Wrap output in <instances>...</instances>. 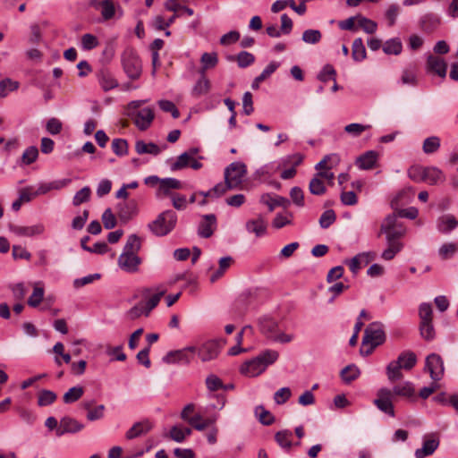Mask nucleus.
<instances>
[{
	"mask_svg": "<svg viewBox=\"0 0 458 458\" xmlns=\"http://www.w3.org/2000/svg\"><path fill=\"white\" fill-rule=\"evenodd\" d=\"M403 46L398 38H392L387 40L383 46V51L386 55H399L402 52Z\"/></svg>",
	"mask_w": 458,
	"mask_h": 458,
	"instance_id": "ea45409f",
	"label": "nucleus"
},
{
	"mask_svg": "<svg viewBox=\"0 0 458 458\" xmlns=\"http://www.w3.org/2000/svg\"><path fill=\"white\" fill-rule=\"evenodd\" d=\"M151 428H152V424L148 420L140 421V422H136L126 432L125 437L127 439H133V438H136L142 435L147 434Z\"/></svg>",
	"mask_w": 458,
	"mask_h": 458,
	"instance_id": "aec40b11",
	"label": "nucleus"
},
{
	"mask_svg": "<svg viewBox=\"0 0 458 458\" xmlns=\"http://www.w3.org/2000/svg\"><path fill=\"white\" fill-rule=\"evenodd\" d=\"M279 67V64L276 62H271L267 64V66L263 70V72L257 76L252 81L251 88L253 89H258L259 87V83L265 81L267 77H269L272 73L276 72V70Z\"/></svg>",
	"mask_w": 458,
	"mask_h": 458,
	"instance_id": "2f4dec72",
	"label": "nucleus"
},
{
	"mask_svg": "<svg viewBox=\"0 0 458 458\" xmlns=\"http://www.w3.org/2000/svg\"><path fill=\"white\" fill-rule=\"evenodd\" d=\"M245 226L249 233H254L256 237H261L266 233L267 225L266 220L259 216L255 219L247 221Z\"/></svg>",
	"mask_w": 458,
	"mask_h": 458,
	"instance_id": "a211bd4d",
	"label": "nucleus"
},
{
	"mask_svg": "<svg viewBox=\"0 0 458 458\" xmlns=\"http://www.w3.org/2000/svg\"><path fill=\"white\" fill-rule=\"evenodd\" d=\"M233 263V258L230 256L223 257L219 259V267L218 269L214 272V274L210 277V281L212 283L216 282L217 279H219L224 273L231 267Z\"/></svg>",
	"mask_w": 458,
	"mask_h": 458,
	"instance_id": "e433bc0d",
	"label": "nucleus"
},
{
	"mask_svg": "<svg viewBox=\"0 0 458 458\" xmlns=\"http://www.w3.org/2000/svg\"><path fill=\"white\" fill-rule=\"evenodd\" d=\"M112 150L119 157L125 156L128 153V142L123 139H114L112 141Z\"/></svg>",
	"mask_w": 458,
	"mask_h": 458,
	"instance_id": "8fccbe9b",
	"label": "nucleus"
},
{
	"mask_svg": "<svg viewBox=\"0 0 458 458\" xmlns=\"http://www.w3.org/2000/svg\"><path fill=\"white\" fill-rule=\"evenodd\" d=\"M352 56L356 62H361L367 56L366 48L360 38H355L352 42Z\"/></svg>",
	"mask_w": 458,
	"mask_h": 458,
	"instance_id": "473e14b6",
	"label": "nucleus"
},
{
	"mask_svg": "<svg viewBox=\"0 0 458 458\" xmlns=\"http://www.w3.org/2000/svg\"><path fill=\"white\" fill-rule=\"evenodd\" d=\"M116 208L117 216L123 223H127L138 214V203L133 199L118 203Z\"/></svg>",
	"mask_w": 458,
	"mask_h": 458,
	"instance_id": "f8f14e48",
	"label": "nucleus"
},
{
	"mask_svg": "<svg viewBox=\"0 0 458 458\" xmlns=\"http://www.w3.org/2000/svg\"><path fill=\"white\" fill-rule=\"evenodd\" d=\"M57 398L55 393L51 390H42L38 393V404L39 406H47L52 404Z\"/></svg>",
	"mask_w": 458,
	"mask_h": 458,
	"instance_id": "37998d69",
	"label": "nucleus"
},
{
	"mask_svg": "<svg viewBox=\"0 0 458 458\" xmlns=\"http://www.w3.org/2000/svg\"><path fill=\"white\" fill-rule=\"evenodd\" d=\"M293 433L288 429L280 430L276 433L275 440L284 449L289 450L292 445Z\"/></svg>",
	"mask_w": 458,
	"mask_h": 458,
	"instance_id": "c9c22d12",
	"label": "nucleus"
},
{
	"mask_svg": "<svg viewBox=\"0 0 458 458\" xmlns=\"http://www.w3.org/2000/svg\"><path fill=\"white\" fill-rule=\"evenodd\" d=\"M339 162H340V157L337 154L327 155L320 162H318L316 165L315 168L317 170H321V169H324L325 171L329 170V169L333 168L335 165H336Z\"/></svg>",
	"mask_w": 458,
	"mask_h": 458,
	"instance_id": "4c0bfd02",
	"label": "nucleus"
},
{
	"mask_svg": "<svg viewBox=\"0 0 458 458\" xmlns=\"http://www.w3.org/2000/svg\"><path fill=\"white\" fill-rule=\"evenodd\" d=\"M216 227V217L213 214L204 215L199 225L198 234L202 238H209Z\"/></svg>",
	"mask_w": 458,
	"mask_h": 458,
	"instance_id": "2eb2a0df",
	"label": "nucleus"
},
{
	"mask_svg": "<svg viewBox=\"0 0 458 458\" xmlns=\"http://www.w3.org/2000/svg\"><path fill=\"white\" fill-rule=\"evenodd\" d=\"M279 357L276 351L266 350L255 358L245 361L240 368V372L247 377H254L263 373Z\"/></svg>",
	"mask_w": 458,
	"mask_h": 458,
	"instance_id": "7ed1b4c3",
	"label": "nucleus"
},
{
	"mask_svg": "<svg viewBox=\"0 0 458 458\" xmlns=\"http://www.w3.org/2000/svg\"><path fill=\"white\" fill-rule=\"evenodd\" d=\"M165 289L159 290L157 293L152 295L146 303H144L146 309V317L148 316L150 311L157 306L161 297L165 293Z\"/></svg>",
	"mask_w": 458,
	"mask_h": 458,
	"instance_id": "864d4df0",
	"label": "nucleus"
},
{
	"mask_svg": "<svg viewBox=\"0 0 458 458\" xmlns=\"http://www.w3.org/2000/svg\"><path fill=\"white\" fill-rule=\"evenodd\" d=\"M195 404L194 403H188L186 404L182 411H181V419L187 422L189 425H191L192 428H194V425L198 420H200V413H195Z\"/></svg>",
	"mask_w": 458,
	"mask_h": 458,
	"instance_id": "c85d7f7f",
	"label": "nucleus"
},
{
	"mask_svg": "<svg viewBox=\"0 0 458 458\" xmlns=\"http://www.w3.org/2000/svg\"><path fill=\"white\" fill-rule=\"evenodd\" d=\"M44 297V289L42 287H35L32 294L30 296L28 300V304L30 307L36 308L42 301Z\"/></svg>",
	"mask_w": 458,
	"mask_h": 458,
	"instance_id": "774afa93",
	"label": "nucleus"
},
{
	"mask_svg": "<svg viewBox=\"0 0 458 458\" xmlns=\"http://www.w3.org/2000/svg\"><path fill=\"white\" fill-rule=\"evenodd\" d=\"M135 150L139 155L150 154L157 156L161 152V148L155 143H146L144 140H137L135 142Z\"/></svg>",
	"mask_w": 458,
	"mask_h": 458,
	"instance_id": "bb28decb",
	"label": "nucleus"
},
{
	"mask_svg": "<svg viewBox=\"0 0 458 458\" xmlns=\"http://www.w3.org/2000/svg\"><path fill=\"white\" fill-rule=\"evenodd\" d=\"M176 222V214L173 210H165L148 225V228L155 235L165 236L175 227Z\"/></svg>",
	"mask_w": 458,
	"mask_h": 458,
	"instance_id": "20e7f679",
	"label": "nucleus"
},
{
	"mask_svg": "<svg viewBox=\"0 0 458 458\" xmlns=\"http://www.w3.org/2000/svg\"><path fill=\"white\" fill-rule=\"evenodd\" d=\"M440 23V18L434 13H427L420 19V26L424 31H433Z\"/></svg>",
	"mask_w": 458,
	"mask_h": 458,
	"instance_id": "7c9ffc66",
	"label": "nucleus"
},
{
	"mask_svg": "<svg viewBox=\"0 0 458 458\" xmlns=\"http://www.w3.org/2000/svg\"><path fill=\"white\" fill-rule=\"evenodd\" d=\"M456 226H458V218L453 215H444L437 220V229L442 233H448Z\"/></svg>",
	"mask_w": 458,
	"mask_h": 458,
	"instance_id": "4be33fe9",
	"label": "nucleus"
},
{
	"mask_svg": "<svg viewBox=\"0 0 458 458\" xmlns=\"http://www.w3.org/2000/svg\"><path fill=\"white\" fill-rule=\"evenodd\" d=\"M210 87L211 84L209 80L206 77L205 74L200 73L199 79L197 81L191 89V96L195 98H199L201 96L208 94Z\"/></svg>",
	"mask_w": 458,
	"mask_h": 458,
	"instance_id": "393cba45",
	"label": "nucleus"
},
{
	"mask_svg": "<svg viewBox=\"0 0 458 458\" xmlns=\"http://www.w3.org/2000/svg\"><path fill=\"white\" fill-rule=\"evenodd\" d=\"M402 369L403 368L401 367L397 360H393L387 365L386 376L391 383H394L397 380H400L403 377V375L401 371Z\"/></svg>",
	"mask_w": 458,
	"mask_h": 458,
	"instance_id": "72a5a7b5",
	"label": "nucleus"
},
{
	"mask_svg": "<svg viewBox=\"0 0 458 458\" xmlns=\"http://www.w3.org/2000/svg\"><path fill=\"white\" fill-rule=\"evenodd\" d=\"M236 60L239 67L246 68L254 63L255 56L251 53L242 51L237 55Z\"/></svg>",
	"mask_w": 458,
	"mask_h": 458,
	"instance_id": "bf43d9fd",
	"label": "nucleus"
},
{
	"mask_svg": "<svg viewBox=\"0 0 458 458\" xmlns=\"http://www.w3.org/2000/svg\"><path fill=\"white\" fill-rule=\"evenodd\" d=\"M457 250H458L457 244L453 243V242L445 243L440 247L438 253H439V256L443 259H447L452 258L455 254Z\"/></svg>",
	"mask_w": 458,
	"mask_h": 458,
	"instance_id": "680f3d73",
	"label": "nucleus"
},
{
	"mask_svg": "<svg viewBox=\"0 0 458 458\" xmlns=\"http://www.w3.org/2000/svg\"><path fill=\"white\" fill-rule=\"evenodd\" d=\"M98 80L101 88L105 90H110L118 86V82L114 78L112 73L107 70H100L98 72Z\"/></svg>",
	"mask_w": 458,
	"mask_h": 458,
	"instance_id": "a878e982",
	"label": "nucleus"
},
{
	"mask_svg": "<svg viewBox=\"0 0 458 458\" xmlns=\"http://www.w3.org/2000/svg\"><path fill=\"white\" fill-rule=\"evenodd\" d=\"M259 330L267 338L272 339L278 330L277 322L270 317H262L259 319Z\"/></svg>",
	"mask_w": 458,
	"mask_h": 458,
	"instance_id": "6ab92c4d",
	"label": "nucleus"
},
{
	"mask_svg": "<svg viewBox=\"0 0 458 458\" xmlns=\"http://www.w3.org/2000/svg\"><path fill=\"white\" fill-rule=\"evenodd\" d=\"M439 445V441L437 439H427L423 442V445L421 448H419L415 451L416 458H425L432 454Z\"/></svg>",
	"mask_w": 458,
	"mask_h": 458,
	"instance_id": "cd10ccee",
	"label": "nucleus"
},
{
	"mask_svg": "<svg viewBox=\"0 0 458 458\" xmlns=\"http://www.w3.org/2000/svg\"><path fill=\"white\" fill-rule=\"evenodd\" d=\"M81 43L82 49L87 51L94 49L99 44L98 38L90 33L82 35Z\"/></svg>",
	"mask_w": 458,
	"mask_h": 458,
	"instance_id": "5fc2aeb1",
	"label": "nucleus"
},
{
	"mask_svg": "<svg viewBox=\"0 0 458 458\" xmlns=\"http://www.w3.org/2000/svg\"><path fill=\"white\" fill-rule=\"evenodd\" d=\"M302 40L307 44H317L322 38V34L318 30H306L302 33Z\"/></svg>",
	"mask_w": 458,
	"mask_h": 458,
	"instance_id": "09e8293b",
	"label": "nucleus"
},
{
	"mask_svg": "<svg viewBox=\"0 0 458 458\" xmlns=\"http://www.w3.org/2000/svg\"><path fill=\"white\" fill-rule=\"evenodd\" d=\"M20 84L18 81H12L9 78L4 79L0 81V98L7 96L6 89L14 91L18 89Z\"/></svg>",
	"mask_w": 458,
	"mask_h": 458,
	"instance_id": "13d9d810",
	"label": "nucleus"
},
{
	"mask_svg": "<svg viewBox=\"0 0 458 458\" xmlns=\"http://www.w3.org/2000/svg\"><path fill=\"white\" fill-rule=\"evenodd\" d=\"M425 168L420 165H413L408 170L409 178L416 182H421L424 180Z\"/></svg>",
	"mask_w": 458,
	"mask_h": 458,
	"instance_id": "0e129e2a",
	"label": "nucleus"
},
{
	"mask_svg": "<svg viewBox=\"0 0 458 458\" xmlns=\"http://www.w3.org/2000/svg\"><path fill=\"white\" fill-rule=\"evenodd\" d=\"M293 214L285 213V214H276V217L273 220V226L276 229L283 228L285 225H292L293 223Z\"/></svg>",
	"mask_w": 458,
	"mask_h": 458,
	"instance_id": "49530a36",
	"label": "nucleus"
},
{
	"mask_svg": "<svg viewBox=\"0 0 458 458\" xmlns=\"http://www.w3.org/2000/svg\"><path fill=\"white\" fill-rule=\"evenodd\" d=\"M415 394V388L411 382L403 381L401 384L394 385L392 389L381 387L377 392V398L374 399V405L382 412L394 417V408L393 401L396 397L411 398Z\"/></svg>",
	"mask_w": 458,
	"mask_h": 458,
	"instance_id": "f257e3e1",
	"label": "nucleus"
},
{
	"mask_svg": "<svg viewBox=\"0 0 458 458\" xmlns=\"http://www.w3.org/2000/svg\"><path fill=\"white\" fill-rule=\"evenodd\" d=\"M141 247L140 239L136 234H131L126 241L123 252L118 258L119 267L127 273H135L142 260L138 252Z\"/></svg>",
	"mask_w": 458,
	"mask_h": 458,
	"instance_id": "f03ea898",
	"label": "nucleus"
},
{
	"mask_svg": "<svg viewBox=\"0 0 458 458\" xmlns=\"http://www.w3.org/2000/svg\"><path fill=\"white\" fill-rule=\"evenodd\" d=\"M377 160V153L373 150L365 152L358 157L356 165L362 170H369L375 166Z\"/></svg>",
	"mask_w": 458,
	"mask_h": 458,
	"instance_id": "5701e85b",
	"label": "nucleus"
},
{
	"mask_svg": "<svg viewBox=\"0 0 458 458\" xmlns=\"http://www.w3.org/2000/svg\"><path fill=\"white\" fill-rule=\"evenodd\" d=\"M336 220V215L333 209H327L322 213L319 218V225L323 229L328 228Z\"/></svg>",
	"mask_w": 458,
	"mask_h": 458,
	"instance_id": "3c124183",
	"label": "nucleus"
},
{
	"mask_svg": "<svg viewBox=\"0 0 458 458\" xmlns=\"http://www.w3.org/2000/svg\"><path fill=\"white\" fill-rule=\"evenodd\" d=\"M182 188V183L181 181L175 178H163L161 181V185L158 186L157 196L158 198L161 197H168L174 192H172V190H180Z\"/></svg>",
	"mask_w": 458,
	"mask_h": 458,
	"instance_id": "f3484780",
	"label": "nucleus"
},
{
	"mask_svg": "<svg viewBox=\"0 0 458 458\" xmlns=\"http://www.w3.org/2000/svg\"><path fill=\"white\" fill-rule=\"evenodd\" d=\"M38 157V149L35 146H30L25 149L21 156V161L24 165L34 163Z\"/></svg>",
	"mask_w": 458,
	"mask_h": 458,
	"instance_id": "603ef678",
	"label": "nucleus"
},
{
	"mask_svg": "<svg viewBox=\"0 0 458 458\" xmlns=\"http://www.w3.org/2000/svg\"><path fill=\"white\" fill-rule=\"evenodd\" d=\"M386 341L384 327L380 322H372L366 327L362 337V344H369L371 350Z\"/></svg>",
	"mask_w": 458,
	"mask_h": 458,
	"instance_id": "423d86ee",
	"label": "nucleus"
},
{
	"mask_svg": "<svg viewBox=\"0 0 458 458\" xmlns=\"http://www.w3.org/2000/svg\"><path fill=\"white\" fill-rule=\"evenodd\" d=\"M91 190L89 186H85L75 193L72 199V204L75 207L82 203L88 202L90 199Z\"/></svg>",
	"mask_w": 458,
	"mask_h": 458,
	"instance_id": "a19ab883",
	"label": "nucleus"
},
{
	"mask_svg": "<svg viewBox=\"0 0 458 458\" xmlns=\"http://www.w3.org/2000/svg\"><path fill=\"white\" fill-rule=\"evenodd\" d=\"M130 116L132 118L135 125L140 131L147 130L152 121L154 120V111L150 107H145L143 109L132 112L130 114Z\"/></svg>",
	"mask_w": 458,
	"mask_h": 458,
	"instance_id": "9b49d317",
	"label": "nucleus"
},
{
	"mask_svg": "<svg viewBox=\"0 0 458 458\" xmlns=\"http://www.w3.org/2000/svg\"><path fill=\"white\" fill-rule=\"evenodd\" d=\"M122 64L127 76L131 80L140 78L142 72L141 61L137 52L132 48H126L122 55Z\"/></svg>",
	"mask_w": 458,
	"mask_h": 458,
	"instance_id": "39448f33",
	"label": "nucleus"
},
{
	"mask_svg": "<svg viewBox=\"0 0 458 458\" xmlns=\"http://www.w3.org/2000/svg\"><path fill=\"white\" fill-rule=\"evenodd\" d=\"M425 370H427L433 381H439L444 375V362L440 355L431 353L427 356L425 362Z\"/></svg>",
	"mask_w": 458,
	"mask_h": 458,
	"instance_id": "1a4fd4ad",
	"label": "nucleus"
},
{
	"mask_svg": "<svg viewBox=\"0 0 458 458\" xmlns=\"http://www.w3.org/2000/svg\"><path fill=\"white\" fill-rule=\"evenodd\" d=\"M445 180L443 172L435 166H428L425 168L424 180L423 182L435 185L438 182H442Z\"/></svg>",
	"mask_w": 458,
	"mask_h": 458,
	"instance_id": "b1692460",
	"label": "nucleus"
},
{
	"mask_svg": "<svg viewBox=\"0 0 458 458\" xmlns=\"http://www.w3.org/2000/svg\"><path fill=\"white\" fill-rule=\"evenodd\" d=\"M200 62H201L202 66L199 71V73L205 74V72L208 69H211V68H214L216 66V64L218 63L217 54L215 52L204 53L201 55Z\"/></svg>",
	"mask_w": 458,
	"mask_h": 458,
	"instance_id": "f704fd0d",
	"label": "nucleus"
},
{
	"mask_svg": "<svg viewBox=\"0 0 458 458\" xmlns=\"http://www.w3.org/2000/svg\"><path fill=\"white\" fill-rule=\"evenodd\" d=\"M396 360L403 369L411 370L417 363V357L413 352L405 351L398 356Z\"/></svg>",
	"mask_w": 458,
	"mask_h": 458,
	"instance_id": "c756f323",
	"label": "nucleus"
},
{
	"mask_svg": "<svg viewBox=\"0 0 458 458\" xmlns=\"http://www.w3.org/2000/svg\"><path fill=\"white\" fill-rule=\"evenodd\" d=\"M99 4L103 19L106 21L112 19L115 13L114 2L112 0H103Z\"/></svg>",
	"mask_w": 458,
	"mask_h": 458,
	"instance_id": "a18cd8bd",
	"label": "nucleus"
},
{
	"mask_svg": "<svg viewBox=\"0 0 458 458\" xmlns=\"http://www.w3.org/2000/svg\"><path fill=\"white\" fill-rule=\"evenodd\" d=\"M225 341L223 339L208 340L197 347L196 353L204 362L216 359Z\"/></svg>",
	"mask_w": 458,
	"mask_h": 458,
	"instance_id": "6e6552de",
	"label": "nucleus"
},
{
	"mask_svg": "<svg viewBox=\"0 0 458 458\" xmlns=\"http://www.w3.org/2000/svg\"><path fill=\"white\" fill-rule=\"evenodd\" d=\"M357 18H358L359 26L366 33L373 34L377 30V25L372 20H369V19H368L366 17H363L361 15H358Z\"/></svg>",
	"mask_w": 458,
	"mask_h": 458,
	"instance_id": "4d7b16f0",
	"label": "nucleus"
},
{
	"mask_svg": "<svg viewBox=\"0 0 458 458\" xmlns=\"http://www.w3.org/2000/svg\"><path fill=\"white\" fill-rule=\"evenodd\" d=\"M427 69L444 79L446 76L447 64L443 58L430 55L427 60Z\"/></svg>",
	"mask_w": 458,
	"mask_h": 458,
	"instance_id": "dca6fc26",
	"label": "nucleus"
},
{
	"mask_svg": "<svg viewBox=\"0 0 458 458\" xmlns=\"http://www.w3.org/2000/svg\"><path fill=\"white\" fill-rule=\"evenodd\" d=\"M12 233L18 236H26V237H33L36 235H40L45 231V226L43 224H37L30 226H21L15 225H10L9 226Z\"/></svg>",
	"mask_w": 458,
	"mask_h": 458,
	"instance_id": "4468645a",
	"label": "nucleus"
},
{
	"mask_svg": "<svg viewBox=\"0 0 458 458\" xmlns=\"http://www.w3.org/2000/svg\"><path fill=\"white\" fill-rule=\"evenodd\" d=\"M260 202L268 207L269 211H273L276 207L287 208L290 201L282 196H272L270 194H264L260 199Z\"/></svg>",
	"mask_w": 458,
	"mask_h": 458,
	"instance_id": "412c9836",
	"label": "nucleus"
},
{
	"mask_svg": "<svg viewBox=\"0 0 458 458\" xmlns=\"http://www.w3.org/2000/svg\"><path fill=\"white\" fill-rule=\"evenodd\" d=\"M309 190L313 195H323L326 192V187L323 181L318 176H314L309 184Z\"/></svg>",
	"mask_w": 458,
	"mask_h": 458,
	"instance_id": "de8ad7c7",
	"label": "nucleus"
},
{
	"mask_svg": "<svg viewBox=\"0 0 458 458\" xmlns=\"http://www.w3.org/2000/svg\"><path fill=\"white\" fill-rule=\"evenodd\" d=\"M196 352V346H188L181 350L171 351L163 358V360L168 364L176 362L189 364L193 359Z\"/></svg>",
	"mask_w": 458,
	"mask_h": 458,
	"instance_id": "9d476101",
	"label": "nucleus"
},
{
	"mask_svg": "<svg viewBox=\"0 0 458 458\" xmlns=\"http://www.w3.org/2000/svg\"><path fill=\"white\" fill-rule=\"evenodd\" d=\"M360 369L357 366L348 365L341 370L340 376L344 382L351 383L360 376Z\"/></svg>",
	"mask_w": 458,
	"mask_h": 458,
	"instance_id": "58836bf2",
	"label": "nucleus"
},
{
	"mask_svg": "<svg viewBox=\"0 0 458 458\" xmlns=\"http://www.w3.org/2000/svg\"><path fill=\"white\" fill-rule=\"evenodd\" d=\"M84 425L71 417H64L60 420V425L56 428V436L61 437L66 433H76L81 431Z\"/></svg>",
	"mask_w": 458,
	"mask_h": 458,
	"instance_id": "ddd939ff",
	"label": "nucleus"
},
{
	"mask_svg": "<svg viewBox=\"0 0 458 458\" xmlns=\"http://www.w3.org/2000/svg\"><path fill=\"white\" fill-rule=\"evenodd\" d=\"M145 315L146 316V309L143 302H140L131 308L125 314L126 318L129 320H135L140 316Z\"/></svg>",
	"mask_w": 458,
	"mask_h": 458,
	"instance_id": "e2e57ef3",
	"label": "nucleus"
},
{
	"mask_svg": "<svg viewBox=\"0 0 458 458\" xmlns=\"http://www.w3.org/2000/svg\"><path fill=\"white\" fill-rule=\"evenodd\" d=\"M371 128L370 124L363 125L360 123H350L344 127V131L353 137L360 136L363 131Z\"/></svg>",
	"mask_w": 458,
	"mask_h": 458,
	"instance_id": "6e6d98bb",
	"label": "nucleus"
},
{
	"mask_svg": "<svg viewBox=\"0 0 458 458\" xmlns=\"http://www.w3.org/2000/svg\"><path fill=\"white\" fill-rule=\"evenodd\" d=\"M247 174V166L242 162H233L225 169V180L234 189H239Z\"/></svg>",
	"mask_w": 458,
	"mask_h": 458,
	"instance_id": "0eeeda50",
	"label": "nucleus"
},
{
	"mask_svg": "<svg viewBox=\"0 0 458 458\" xmlns=\"http://www.w3.org/2000/svg\"><path fill=\"white\" fill-rule=\"evenodd\" d=\"M158 106L164 112L170 113L173 118L177 119L180 116V112L176 106L170 100H159Z\"/></svg>",
	"mask_w": 458,
	"mask_h": 458,
	"instance_id": "052dcab7",
	"label": "nucleus"
},
{
	"mask_svg": "<svg viewBox=\"0 0 458 458\" xmlns=\"http://www.w3.org/2000/svg\"><path fill=\"white\" fill-rule=\"evenodd\" d=\"M191 162V159L187 156V154H185V152H183L177 157L176 161L171 165V170L177 171L183 169L190 166Z\"/></svg>",
	"mask_w": 458,
	"mask_h": 458,
	"instance_id": "338daca9",
	"label": "nucleus"
},
{
	"mask_svg": "<svg viewBox=\"0 0 458 458\" xmlns=\"http://www.w3.org/2000/svg\"><path fill=\"white\" fill-rule=\"evenodd\" d=\"M83 393L84 390L81 386H73L64 394V402L65 403H72L78 401L83 395Z\"/></svg>",
	"mask_w": 458,
	"mask_h": 458,
	"instance_id": "79ce46f5",
	"label": "nucleus"
},
{
	"mask_svg": "<svg viewBox=\"0 0 458 458\" xmlns=\"http://www.w3.org/2000/svg\"><path fill=\"white\" fill-rule=\"evenodd\" d=\"M440 148V139L437 136L427 138L423 142V151L426 154L435 153Z\"/></svg>",
	"mask_w": 458,
	"mask_h": 458,
	"instance_id": "c03bdc74",
	"label": "nucleus"
},
{
	"mask_svg": "<svg viewBox=\"0 0 458 458\" xmlns=\"http://www.w3.org/2000/svg\"><path fill=\"white\" fill-rule=\"evenodd\" d=\"M101 219L106 229H113L116 225L115 216L109 208L104 211Z\"/></svg>",
	"mask_w": 458,
	"mask_h": 458,
	"instance_id": "69168bd1",
	"label": "nucleus"
}]
</instances>
